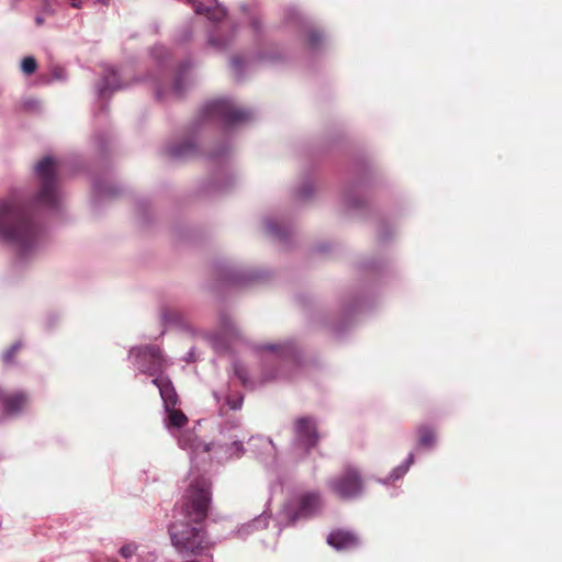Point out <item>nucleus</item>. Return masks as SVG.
<instances>
[{
	"instance_id": "a211bd4d",
	"label": "nucleus",
	"mask_w": 562,
	"mask_h": 562,
	"mask_svg": "<svg viewBox=\"0 0 562 562\" xmlns=\"http://www.w3.org/2000/svg\"><path fill=\"white\" fill-rule=\"evenodd\" d=\"M278 61L281 60V55L277 53H266V52H257L255 56L249 59H245L243 56L235 55L231 58V68L234 75L238 78H241L245 74L247 66L255 61Z\"/></svg>"
},
{
	"instance_id": "c756f323",
	"label": "nucleus",
	"mask_w": 562,
	"mask_h": 562,
	"mask_svg": "<svg viewBox=\"0 0 562 562\" xmlns=\"http://www.w3.org/2000/svg\"><path fill=\"white\" fill-rule=\"evenodd\" d=\"M194 26L195 23L193 22L182 25L175 34V42L177 44H184L189 42L192 37Z\"/></svg>"
},
{
	"instance_id": "393cba45",
	"label": "nucleus",
	"mask_w": 562,
	"mask_h": 562,
	"mask_svg": "<svg viewBox=\"0 0 562 562\" xmlns=\"http://www.w3.org/2000/svg\"><path fill=\"white\" fill-rule=\"evenodd\" d=\"M415 462V454L414 452H409L406 457V459L397 467H395L387 476L384 479H379L378 482L382 485H390L402 477L405 476V474L408 472L412 464Z\"/></svg>"
},
{
	"instance_id": "5701e85b",
	"label": "nucleus",
	"mask_w": 562,
	"mask_h": 562,
	"mask_svg": "<svg viewBox=\"0 0 562 562\" xmlns=\"http://www.w3.org/2000/svg\"><path fill=\"white\" fill-rule=\"evenodd\" d=\"M160 319L165 327H176L181 330H191L190 324L186 315L176 308L162 307L160 311Z\"/></svg>"
},
{
	"instance_id": "7c9ffc66",
	"label": "nucleus",
	"mask_w": 562,
	"mask_h": 562,
	"mask_svg": "<svg viewBox=\"0 0 562 562\" xmlns=\"http://www.w3.org/2000/svg\"><path fill=\"white\" fill-rule=\"evenodd\" d=\"M22 348L21 341H15L12 344L7 350L2 352V362L5 366H11L15 363V355Z\"/></svg>"
},
{
	"instance_id": "4be33fe9",
	"label": "nucleus",
	"mask_w": 562,
	"mask_h": 562,
	"mask_svg": "<svg viewBox=\"0 0 562 562\" xmlns=\"http://www.w3.org/2000/svg\"><path fill=\"white\" fill-rule=\"evenodd\" d=\"M195 13L205 14L207 21L211 19H222L226 15V9L217 0H188Z\"/></svg>"
},
{
	"instance_id": "bb28decb",
	"label": "nucleus",
	"mask_w": 562,
	"mask_h": 562,
	"mask_svg": "<svg viewBox=\"0 0 562 562\" xmlns=\"http://www.w3.org/2000/svg\"><path fill=\"white\" fill-rule=\"evenodd\" d=\"M165 412H166V417H165L164 422H165L167 429L170 431H171V429H180L188 422V418L183 414V412L176 408V406H173L172 408H169V409H165Z\"/></svg>"
},
{
	"instance_id": "9b49d317",
	"label": "nucleus",
	"mask_w": 562,
	"mask_h": 562,
	"mask_svg": "<svg viewBox=\"0 0 562 562\" xmlns=\"http://www.w3.org/2000/svg\"><path fill=\"white\" fill-rule=\"evenodd\" d=\"M128 359L138 372L154 378L169 366V360L162 355L159 347L153 345L131 348Z\"/></svg>"
},
{
	"instance_id": "f8f14e48",
	"label": "nucleus",
	"mask_w": 562,
	"mask_h": 562,
	"mask_svg": "<svg viewBox=\"0 0 562 562\" xmlns=\"http://www.w3.org/2000/svg\"><path fill=\"white\" fill-rule=\"evenodd\" d=\"M319 439L317 423L311 416L299 417L294 422L293 453L296 457L307 454Z\"/></svg>"
},
{
	"instance_id": "b1692460",
	"label": "nucleus",
	"mask_w": 562,
	"mask_h": 562,
	"mask_svg": "<svg viewBox=\"0 0 562 562\" xmlns=\"http://www.w3.org/2000/svg\"><path fill=\"white\" fill-rule=\"evenodd\" d=\"M240 10L248 15L249 31L256 44L261 45L265 35V27L261 19L252 12V5L243 3Z\"/></svg>"
},
{
	"instance_id": "2f4dec72",
	"label": "nucleus",
	"mask_w": 562,
	"mask_h": 562,
	"mask_svg": "<svg viewBox=\"0 0 562 562\" xmlns=\"http://www.w3.org/2000/svg\"><path fill=\"white\" fill-rule=\"evenodd\" d=\"M314 184L311 181H304L295 191V195L297 199L305 201L313 196L314 194Z\"/></svg>"
},
{
	"instance_id": "9d476101",
	"label": "nucleus",
	"mask_w": 562,
	"mask_h": 562,
	"mask_svg": "<svg viewBox=\"0 0 562 562\" xmlns=\"http://www.w3.org/2000/svg\"><path fill=\"white\" fill-rule=\"evenodd\" d=\"M239 37V26L227 18L211 19L206 24V45L216 53L233 48Z\"/></svg>"
},
{
	"instance_id": "dca6fc26",
	"label": "nucleus",
	"mask_w": 562,
	"mask_h": 562,
	"mask_svg": "<svg viewBox=\"0 0 562 562\" xmlns=\"http://www.w3.org/2000/svg\"><path fill=\"white\" fill-rule=\"evenodd\" d=\"M267 272L260 268H229L225 280L235 285H246L251 282L265 280Z\"/></svg>"
},
{
	"instance_id": "39448f33",
	"label": "nucleus",
	"mask_w": 562,
	"mask_h": 562,
	"mask_svg": "<svg viewBox=\"0 0 562 562\" xmlns=\"http://www.w3.org/2000/svg\"><path fill=\"white\" fill-rule=\"evenodd\" d=\"M150 54L157 71L150 75L147 80L155 90L156 99L167 101L181 98L191 81L193 63L189 59L182 61L175 72L172 82L168 83L167 80L171 71V54L169 49L164 45H155Z\"/></svg>"
},
{
	"instance_id": "ea45409f",
	"label": "nucleus",
	"mask_w": 562,
	"mask_h": 562,
	"mask_svg": "<svg viewBox=\"0 0 562 562\" xmlns=\"http://www.w3.org/2000/svg\"><path fill=\"white\" fill-rule=\"evenodd\" d=\"M35 23L37 25H43L44 24V18L42 15H36L35 16Z\"/></svg>"
},
{
	"instance_id": "2eb2a0df",
	"label": "nucleus",
	"mask_w": 562,
	"mask_h": 562,
	"mask_svg": "<svg viewBox=\"0 0 562 562\" xmlns=\"http://www.w3.org/2000/svg\"><path fill=\"white\" fill-rule=\"evenodd\" d=\"M248 442L251 451L266 467L273 468L277 465V448L270 438L263 436L250 437Z\"/></svg>"
},
{
	"instance_id": "412c9836",
	"label": "nucleus",
	"mask_w": 562,
	"mask_h": 562,
	"mask_svg": "<svg viewBox=\"0 0 562 562\" xmlns=\"http://www.w3.org/2000/svg\"><path fill=\"white\" fill-rule=\"evenodd\" d=\"M327 543L337 551H342L358 547L360 541L352 531L338 529L327 536Z\"/></svg>"
},
{
	"instance_id": "6ab92c4d",
	"label": "nucleus",
	"mask_w": 562,
	"mask_h": 562,
	"mask_svg": "<svg viewBox=\"0 0 562 562\" xmlns=\"http://www.w3.org/2000/svg\"><path fill=\"white\" fill-rule=\"evenodd\" d=\"M151 383L159 390V394L164 403L165 409H169L172 408L173 406H177L178 395L172 382L168 376L164 375L161 372L151 380Z\"/></svg>"
},
{
	"instance_id": "aec40b11",
	"label": "nucleus",
	"mask_w": 562,
	"mask_h": 562,
	"mask_svg": "<svg viewBox=\"0 0 562 562\" xmlns=\"http://www.w3.org/2000/svg\"><path fill=\"white\" fill-rule=\"evenodd\" d=\"M122 88L119 75L113 67L104 68L100 81L95 85V91L100 99H106L114 91Z\"/></svg>"
},
{
	"instance_id": "f3484780",
	"label": "nucleus",
	"mask_w": 562,
	"mask_h": 562,
	"mask_svg": "<svg viewBox=\"0 0 562 562\" xmlns=\"http://www.w3.org/2000/svg\"><path fill=\"white\" fill-rule=\"evenodd\" d=\"M263 224L266 233L281 243H288L293 233L292 223L284 216H269Z\"/></svg>"
},
{
	"instance_id": "1a4fd4ad",
	"label": "nucleus",
	"mask_w": 562,
	"mask_h": 562,
	"mask_svg": "<svg viewBox=\"0 0 562 562\" xmlns=\"http://www.w3.org/2000/svg\"><path fill=\"white\" fill-rule=\"evenodd\" d=\"M327 490L344 501H352L361 497L364 493V483L358 468L345 467L340 472L334 474L326 481Z\"/></svg>"
},
{
	"instance_id": "473e14b6",
	"label": "nucleus",
	"mask_w": 562,
	"mask_h": 562,
	"mask_svg": "<svg viewBox=\"0 0 562 562\" xmlns=\"http://www.w3.org/2000/svg\"><path fill=\"white\" fill-rule=\"evenodd\" d=\"M233 371H234V374L239 379V381L241 382L243 385L247 386L250 384V379H249L248 371H247L246 367H244L239 362H234Z\"/></svg>"
},
{
	"instance_id": "f704fd0d",
	"label": "nucleus",
	"mask_w": 562,
	"mask_h": 562,
	"mask_svg": "<svg viewBox=\"0 0 562 562\" xmlns=\"http://www.w3.org/2000/svg\"><path fill=\"white\" fill-rule=\"evenodd\" d=\"M93 189H94L95 193L100 196H110L116 192V190L112 186H105L100 180H95L93 182Z\"/></svg>"
},
{
	"instance_id": "79ce46f5",
	"label": "nucleus",
	"mask_w": 562,
	"mask_h": 562,
	"mask_svg": "<svg viewBox=\"0 0 562 562\" xmlns=\"http://www.w3.org/2000/svg\"><path fill=\"white\" fill-rule=\"evenodd\" d=\"M35 104H36V101H27V102L25 103V106H27V108L32 109V108H34V106H35Z\"/></svg>"
},
{
	"instance_id": "ddd939ff",
	"label": "nucleus",
	"mask_w": 562,
	"mask_h": 562,
	"mask_svg": "<svg viewBox=\"0 0 562 562\" xmlns=\"http://www.w3.org/2000/svg\"><path fill=\"white\" fill-rule=\"evenodd\" d=\"M30 396L24 391L3 390L0 398V420L18 418L29 408Z\"/></svg>"
},
{
	"instance_id": "6e6552de",
	"label": "nucleus",
	"mask_w": 562,
	"mask_h": 562,
	"mask_svg": "<svg viewBox=\"0 0 562 562\" xmlns=\"http://www.w3.org/2000/svg\"><path fill=\"white\" fill-rule=\"evenodd\" d=\"M324 501L319 491H305L288 501L282 508V517L286 524L293 525L301 519H310L318 515Z\"/></svg>"
},
{
	"instance_id": "a878e982",
	"label": "nucleus",
	"mask_w": 562,
	"mask_h": 562,
	"mask_svg": "<svg viewBox=\"0 0 562 562\" xmlns=\"http://www.w3.org/2000/svg\"><path fill=\"white\" fill-rule=\"evenodd\" d=\"M417 445L419 448L431 450L436 447L437 436L434 428L428 425L419 426L417 429Z\"/></svg>"
},
{
	"instance_id": "e433bc0d",
	"label": "nucleus",
	"mask_w": 562,
	"mask_h": 562,
	"mask_svg": "<svg viewBox=\"0 0 562 562\" xmlns=\"http://www.w3.org/2000/svg\"><path fill=\"white\" fill-rule=\"evenodd\" d=\"M270 495L279 494L282 492V483L277 480L276 482L271 483L269 486Z\"/></svg>"
},
{
	"instance_id": "a19ab883",
	"label": "nucleus",
	"mask_w": 562,
	"mask_h": 562,
	"mask_svg": "<svg viewBox=\"0 0 562 562\" xmlns=\"http://www.w3.org/2000/svg\"><path fill=\"white\" fill-rule=\"evenodd\" d=\"M80 3H81V1H80V0H71V5H72L74 8H79V7H80Z\"/></svg>"
},
{
	"instance_id": "f03ea898",
	"label": "nucleus",
	"mask_w": 562,
	"mask_h": 562,
	"mask_svg": "<svg viewBox=\"0 0 562 562\" xmlns=\"http://www.w3.org/2000/svg\"><path fill=\"white\" fill-rule=\"evenodd\" d=\"M212 502L211 482L205 476L193 477L182 497L173 509V520L168 526L171 546L184 558L206 555L212 541L203 526Z\"/></svg>"
},
{
	"instance_id": "4c0bfd02",
	"label": "nucleus",
	"mask_w": 562,
	"mask_h": 562,
	"mask_svg": "<svg viewBox=\"0 0 562 562\" xmlns=\"http://www.w3.org/2000/svg\"><path fill=\"white\" fill-rule=\"evenodd\" d=\"M52 76L55 80H64L66 79V74L63 68H54L52 71Z\"/></svg>"
},
{
	"instance_id": "20e7f679",
	"label": "nucleus",
	"mask_w": 562,
	"mask_h": 562,
	"mask_svg": "<svg viewBox=\"0 0 562 562\" xmlns=\"http://www.w3.org/2000/svg\"><path fill=\"white\" fill-rule=\"evenodd\" d=\"M213 396L218 405L220 415L225 418L220 429L218 441L207 445L200 441L195 435L187 432L180 436L178 443L182 449L189 450L194 458L211 451L218 462L240 458L246 451L244 440L248 437V432L244 429L240 418L229 416L228 413L241 408L244 395L239 392L229 393L227 390H221L214 391Z\"/></svg>"
},
{
	"instance_id": "c9c22d12",
	"label": "nucleus",
	"mask_w": 562,
	"mask_h": 562,
	"mask_svg": "<svg viewBox=\"0 0 562 562\" xmlns=\"http://www.w3.org/2000/svg\"><path fill=\"white\" fill-rule=\"evenodd\" d=\"M139 546L134 542V541H130V542H126L124 543L121 548H120V554L124 558V559H130L132 558L134 554H136L137 550H138Z\"/></svg>"
},
{
	"instance_id": "4468645a",
	"label": "nucleus",
	"mask_w": 562,
	"mask_h": 562,
	"mask_svg": "<svg viewBox=\"0 0 562 562\" xmlns=\"http://www.w3.org/2000/svg\"><path fill=\"white\" fill-rule=\"evenodd\" d=\"M238 327L227 313H221L218 316V330L209 334L207 338L213 347L220 351L227 348L228 340L237 337Z\"/></svg>"
},
{
	"instance_id": "f257e3e1",
	"label": "nucleus",
	"mask_w": 562,
	"mask_h": 562,
	"mask_svg": "<svg viewBox=\"0 0 562 562\" xmlns=\"http://www.w3.org/2000/svg\"><path fill=\"white\" fill-rule=\"evenodd\" d=\"M60 170L58 159L45 156L33 166L32 189H15L0 199V244L11 247L21 262L32 259L44 244L43 213L59 207Z\"/></svg>"
},
{
	"instance_id": "0eeeda50",
	"label": "nucleus",
	"mask_w": 562,
	"mask_h": 562,
	"mask_svg": "<svg viewBox=\"0 0 562 562\" xmlns=\"http://www.w3.org/2000/svg\"><path fill=\"white\" fill-rule=\"evenodd\" d=\"M283 23L293 26L302 37L303 46L310 54H318L329 45V37L319 29L310 24L307 19L295 5H288L282 13Z\"/></svg>"
},
{
	"instance_id": "423d86ee",
	"label": "nucleus",
	"mask_w": 562,
	"mask_h": 562,
	"mask_svg": "<svg viewBox=\"0 0 562 562\" xmlns=\"http://www.w3.org/2000/svg\"><path fill=\"white\" fill-rule=\"evenodd\" d=\"M256 352L266 382L291 379L292 371L300 364L299 348L291 339L260 344L256 346Z\"/></svg>"
},
{
	"instance_id": "7ed1b4c3",
	"label": "nucleus",
	"mask_w": 562,
	"mask_h": 562,
	"mask_svg": "<svg viewBox=\"0 0 562 562\" xmlns=\"http://www.w3.org/2000/svg\"><path fill=\"white\" fill-rule=\"evenodd\" d=\"M250 116V111L238 106L232 98L223 97L210 100L189 124L183 138L168 145L167 155L173 160H184L198 156H204L209 160H218L228 154L229 147L223 145L216 150L204 151L201 149L204 136L217 126L233 127L247 122Z\"/></svg>"
},
{
	"instance_id": "cd10ccee",
	"label": "nucleus",
	"mask_w": 562,
	"mask_h": 562,
	"mask_svg": "<svg viewBox=\"0 0 562 562\" xmlns=\"http://www.w3.org/2000/svg\"><path fill=\"white\" fill-rule=\"evenodd\" d=\"M268 517L262 514L252 519L251 521L244 524L237 531L240 537L250 535L254 530L263 529L268 526Z\"/></svg>"
},
{
	"instance_id": "c85d7f7f",
	"label": "nucleus",
	"mask_w": 562,
	"mask_h": 562,
	"mask_svg": "<svg viewBox=\"0 0 562 562\" xmlns=\"http://www.w3.org/2000/svg\"><path fill=\"white\" fill-rule=\"evenodd\" d=\"M342 201L349 209H359L364 202L363 198L358 195L355 188L347 189L344 192Z\"/></svg>"
},
{
	"instance_id": "72a5a7b5",
	"label": "nucleus",
	"mask_w": 562,
	"mask_h": 562,
	"mask_svg": "<svg viewBox=\"0 0 562 562\" xmlns=\"http://www.w3.org/2000/svg\"><path fill=\"white\" fill-rule=\"evenodd\" d=\"M37 69V63L34 57L26 56L21 61V70L24 75H33Z\"/></svg>"
},
{
	"instance_id": "58836bf2",
	"label": "nucleus",
	"mask_w": 562,
	"mask_h": 562,
	"mask_svg": "<svg viewBox=\"0 0 562 562\" xmlns=\"http://www.w3.org/2000/svg\"><path fill=\"white\" fill-rule=\"evenodd\" d=\"M184 360H186V361H188V362H189V361H193V360H194V351H193V349H191V350L188 352V355H187V357L184 358Z\"/></svg>"
}]
</instances>
